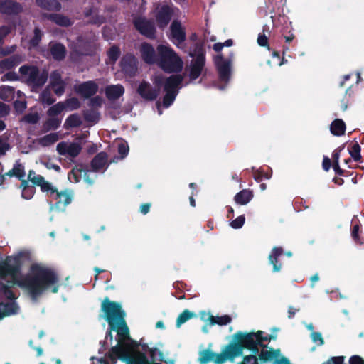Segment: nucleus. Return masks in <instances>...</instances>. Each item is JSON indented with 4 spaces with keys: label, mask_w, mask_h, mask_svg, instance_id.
<instances>
[{
    "label": "nucleus",
    "mask_w": 364,
    "mask_h": 364,
    "mask_svg": "<svg viewBox=\"0 0 364 364\" xmlns=\"http://www.w3.org/2000/svg\"><path fill=\"white\" fill-rule=\"evenodd\" d=\"M58 281L55 272L41 264H32L26 277L20 274L17 267L6 266L0 269V289L4 290L6 296L9 298L11 293L6 289L14 284L25 288L33 296H37L48 289L56 293L58 290Z\"/></svg>",
    "instance_id": "obj_1"
},
{
    "label": "nucleus",
    "mask_w": 364,
    "mask_h": 364,
    "mask_svg": "<svg viewBox=\"0 0 364 364\" xmlns=\"http://www.w3.org/2000/svg\"><path fill=\"white\" fill-rule=\"evenodd\" d=\"M182 81L183 77L178 75L171 76L169 78L166 79L165 82L161 77L156 76L154 82L157 89L153 90L149 83L142 82L139 85L137 92L144 99L153 100L158 96L161 86L164 85V90L166 94L164 97L163 106L166 108L169 107L175 100Z\"/></svg>",
    "instance_id": "obj_2"
},
{
    "label": "nucleus",
    "mask_w": 364,
    "mask_h": 364,
    "mask_svg": "<svg viewBox=\"0 0 364 364\" xmlns=\"http://www.w3.org/2000/svg\"><path fill=\"white\" fill-rule=\"evenodd\" d=\"M242 354V347L235 343H230L223 348L220 353H215L210 349L200 352L199 361L201 363L213 362L215 364H223L228 360H233Z\"/></svg>",
    "instance_id": "obj_3"
},
{
    "label": "nucleus",
    "mask_w": 364,
    "mask_h": 364,
    "mask_svg": "<svg viewBox=\"0 0 364 364\" xmlns=\"http://www.w3.org/2000/svg\"><path fill=\"white\" fill-rule=\"evenodd\" d=\"M157 51L160 58L159 64L164 70L171 73L182 70V60L169 46L160 45L157 47Z\"/></svg>",
    "instance_id": "obj_4"
},
{
    "label": "nucleus",
    "mask_w": 364,
    "mask_h": 364,
    "mask_svg": "<svg viewBox=\"0 0 364 364\" xmlns=\"http://www.w3.org/2000/svg\"><path fill=\"white\" fill-rule=\"evenodd\" d=\"M20 72L28 82L33 87L42 86L47 80L48 74L39 73L38 69L33 66H22Z\"/></svg>",
    "instance_id": "obj_5"
},
{
    "label": "nucleus",
    "mask_w": 364,
    "mask_h": 364,
    "mask_svg": "<svg viewBox=\"0 0 364 364\" xmlns=\"http://www.w3.org/2000/svg\"><path fill=\"white\" fill-rule=\"evenodd\" d=\"M262 331H257V333H250L247 334L237 333V336L240 339L241 344L236 343L242 347L252 348H254L257 344L262 343V341H267V337L262 336Z\"/></svg>",
    "instance_id": "obj_6"
},
{
    "label": "nucleus",
    "mask_w": 364,
    "mask_h": 364,
    "mask_svg": "<svg viewBox=\"0 0 364 364\" xmlns=\"http://www.w3.org/2000/svg\"><path fill=\"white\" fill-rule=\"evenodd\" d=\"M169 39L177 47L180 48L186 40L185 27L178 21H173L170 26Z\"/></svg>",
    "instance_id": "obj_7"
},
{
    "label": "nucleus",
    "mask_w": 364,
    "mask_h": 364,
    "mask_svg": "<svg viewBox=\"0 0 364 364\" xmlns=\"http://www.w3.org/2000/svg\"><path fill=\"white\" fill-rule=\"evenodd\" d=\"M82 147L77 142H60L57 145V151L60 155L70 157L77 156L81 151Z\"/></svg>",
    "instance_id": "obj_8"
},
{
    "label": "nucleus",
    "mask_w": 364,
    "mask_h": 364,
    "mask_svg": "<svg viewBox=\"0 0 364 364\" xmlns=\"http://www.w3.org/2000/svg\"><path fill=\"white\" fill-rule=\"evenodd\" d=\"M173 10L167 6H161L156 9V19L160 28L167 26L172 16Z\"/></svg>",
    "instance_id": "obj_9"
},
{
    "label": "nucleus",
    "mask_w": 364,
    "mask_h": 364,
    "mask_svg": "<svg viewBox=\"0 0 364 364\" xmlns=\"http://www.w3.org/2000/svg\"><path fill=\"white\" fill-rule=\"evenodd\" d=\"M215 63L220 74V77L223 81L229 79L230 74V61L225 60L221 55L215 58Z\"/></svg>",
    "instance_id": "obj_10"
},
{
    "label": "nucleus",
    "mask_w": 364,
    "mask_h": 364,
    "mask_svg": "<svg viewBox=\"0 0 364 364\" xmlns=\"http://www.w3.org/2000/svg\"><path fill=\"white\" fill-rule=\"evenodd\" d=\"M261 359L264 361H272L274 364H290L288 360L281 357L279 350L265 349L261 353Z\"/></svg>",
    "instance_id": "obj_11"
},
{
    "label": "nucleus",
    "mask_w": 364,
    "mask_h": 364,
    "mask_svg": "<svg viewBox=\"0 0 364 364\" xmlns=\"http://www.w3.org/2000/svg\"><path fill=\"white\" fill-rule=\"evenodd\" d=\"M65 82L61 79L60 73L57 71L52 73L50 77L49 87L52 88L54 92L60 96L64 93L65 91Z\"/></svg>",
    "instance_id": "obj_12"
},
{
    "label": "nucleus",
    "mask_w": 364,
    "mask_h": 364,
    "mask_svg": "<svg viewBox=\"0 0 364 364\" xmlns=\"http://www.w3.org/2000/svg\"><path fill=\"white\" fill-rule=\"evenodd\" d=\"M74 89L77 93L85 97H89L97 92L98 85L93 81H88L78 85H75Z\"/></svg>",
    "instance_id": "obj_13"
},
{
    "label": "nucleus",
    "mask_w": 364,
    "mask_h": 364,
    "mask_svg": "<svg viewBox=\"0 0 364 364\" xmlns=\"http://www.w3.org/2000/svg\"><path fill=\"white\" fill-rule=\"evenodd\" d=\"M136 28L144 35L148 37H152L154 34V27L151 22L143 18H139L135 21Z\"/></svg>",
    "instance_id": "obj_14"
},
{
    "label": "nucleus",
    "mask_w": 364,
    "mask_h": 364,
    "mask_svg": "<svg viewBox=\"0 0 364 364\" xmlns=\"http://www.w3.org/2000/svg\"><path fill=\"white\" fill-rule=\"evenodd\" d=\"M204 65V58L203 55L198 56L191 64L189 77L191 80L197 79L202 71Z\"/></svg>",
    "instance_id": "obj_15"
},
{
    "label": "nucleus",
    "mask_w": 364,
    "mask_h": 364,
    "mask_svg": "<svg viewBox=\"0 0 364 364\" xmlns=\"http://www.w3.org/2000/svg\"><path fill=\"white\" fill-rule=\"evenodd\" d=\"M140 53L143 60L147 63H154L156 61V54L154 48L148 43H142Z\"/></svg>",
    "instance_id": "obj_16"
},
{
    "label": "nucleus",
    "mask_w": 364,
    "mask_h": 364,
    "mask_svg": "<svg viewBox=\"0 0 364 364\" xmlns=\"http://www.w3.org/2000/svg\"><path fill=\"white\" fill-rule=\"evenodd\" d=\"M124 93V88L121 85L107 86L105 89V94L109 100H114L120 97Z\"/></svg>",
    "instance_id": "obj_17"
},
{
    "label": "nucleus",
    "mask_w": 364,
    "mask_h": 364,
    "mask_svg": "<svg viewBox=\"0 0 364 364\" xmlns=\"http://www.w3.org/2000/svg\"><path fill=\"white\" fill-rule=\"evenodd\" d=\"M21 11V7L18 3L12 1H4L0 2V11L4 14H16Z\"/></svg>",
    "instance_id": "obj_18"
},
{
    "label": "nucleus",
    "mask_w": 364,
    "mask_h": 364,
    "mask_svg": "<svg viewBox=\"0 0 364 364\" xmlns=\"http://www.w3.org/2000/svg\"><path fill=\"white\" fill-rule=\"evenodd\" d=\"M107 164V156L105 153L98 154L92 161V168L95 171L104 169Z\"/></svg>",
    "instance_id": "obj_19"
},
{
    "label": "nucleus",
    "mask_w": 364,
    "mask_h": 364,
    "mask_svg": "<svg viewBox=\"0 0 364 364\" xmlns=\"http://www.w3.org/2000/svg\"><path fill=\"white\" fill-rule=\"evenodd\" d=\"M83 174L84 180L89 184L93 183V180L90 179L88 176V171H82L79 168H74L72 170L71 173L69 174L68 178L70 181L77 183L80 181V178Z\"/></svg>",
    "instance_id": "obj_20"
},
{
    "label": "nucleus",
    "mask_w": 364,
    "mask_h": 364,
    "mask_svg": "<svg viewBox=\"0 0 364 364\" xmlns=\"http://www.w3.org/2000/svg\"><path fill=\"white\" fill-rule=\"evenodd\" d=\"M55 199L57 200L56 205L60 208V205L63 204L64 206L68 205L70 203L72 200V193L70 191H64L61 192H56L55 193Z\"/></svg>",
    "instance_id": "obj_21"
},
{
    "label": "nucleus",
    "mask_w": 364,
    "mask_h": 364,
    "mask_svg": "<svg viewBox=\"0 0 364 364\" xmlns=\"http://www.w3.org/2000/svg\"><path fill=\"white\" fill-rule=\"evenodd\" d=\"M36 4L49 11H59L61 8L60 4L55 0H36Z\"/></svg>",
    "instance_id": "obj_22"
},
{
    "label": "nucleus",
    "mask_w": 364,
    "mask_h": 364,
    "mask_svg": "<svg viewBox=\"0 0 364 364\" xmlns=\"http://www.w3.org/2000/svg\"><path fill=\"white\" fill-rule=\"evenodd\" d=\"M252 198V193L248 190H242L235 196V201L240 205H246Z\"/></svg>",
    "instance_id": "obj_23"
},
{
    "label": "nucleus",
    "mask_w": 364,
    "mask_h": 364,
    "mask_svg": "<svg viewBox=\"0 0 364 364\" xmlns=\"http://www.w3.org/2000/svg\"><path fill=\"white\" fill-rule=\"evenodd\" d=\"M282 248L274 247L269 256V262L273 265L274 272H279L281 269V265H277V257L282 254Z\"/></svg>",
    "instance_id": "obj_24"
},
{
    "label": "nucleus",
    "mask_w": 364,
    "mask_h": 364,
    "mask_svg": "<svg viewBox=\"0 0 364 364\" xmlns=\"http://www.w3.org/2000/svg\"><path fill=\"white\" fill-rule=\"evenodd\" d=\"M59 139V135L57 133H50L38 139V144L43 146H48Z\"/></svg>",
    "instance_id": "obj_25"
},
{
    "label": "nucleus",
    "mask_w": 364,
    "mask_h": 364,
    "mask_svg": "<svg viewBox=\"0 0 364 364\" xmlns=\"http://www.w3.org/2000/svg\"><path fill=\"white\" fill-rule=\"evenodd\" d=\"M48 18L60 26H69L73 23L70 18L60 14L50 15Z\"/></svg>",
    "instance_id": "obj_26"
},
{
    "label": "nucleus",
    "mask_w": 364,
    "mask_h": 364,
    "mask_svg": "<svg viewBox=\"0 0 364 364\" xmlns=\"http://www.w3.org/2000/svg\"><path fill=\"white\" fill-rule=\"evenodd\" d=\"M346 129L345 123L341 119L334 120L331 125V133L340 136L344 134Z\"/></svg>",
    "instance_id": "obj_27"
},
{
    "label": "nucleus",
    "mask_w": 364,
    "mask_h": 364,
    "mask_svg": "<svg viewBox=\"0 0 364 364\" xmlns=\"http://www.w3.org/2000/svg\"><path fill=\"white\" fill-rule=\"evenodd\" d=\"M53 57L56 60H61L65 57V49L61 44H53L50 47Z\"/></svg>",
    "instance_id": "obj_28"
},
{
    "label": "nucleus",
    "mask_w": 364,
    "mask_h": 364,
    "mask_svg": "<svg viewBox=\"0 0 364 364\" xmlns=\"http://www.w3.org/2000/svg\"><path fill=\"white\" fill-rule=\"evenodd\" d=\"M21 59L18 56H12L9 58L5 59L0 63V68L3 70H9L18 64Z\"/></svg>",
    "instance_id": "obj_29"
},
{
    "label": "nucleus",
    "mask_w": 364,
    "mask_h": 364,
    "mask_svg": "<svg viewBox=\"0 0 364 364\" xmlns=\"http://www.w3.org/2000/svg\"><path fill=\"white\" fill-rule=\"evenodd\" d=\"M7 175L14 176L22 179L25 176L24 167L21 164H16L14 168L7 173Z\"/></svg>",
    "instance_id": "obj_30"
},
{
    "label": "nucleus",
    "mask_w": 364,
    "mask_h": 364,
    "mask_svg": "<svg viewBox=\"0 0 364 364\" xmlns=\"http://www.w3.org/2000/svg\"><path fill=\"white\" fill-rule=\"evenodd\" d=\"M81 124V119L77 114H72L69 116L65 122V128L75 127Z\"/></svg>",
    "instance_id": "obj_31"
},
{
    "label": "nucleus",
    "mask_w": 364,
    "mask_h": 364,
    "mask_svg": "<svg viewBox=\"0 0 364 364\" xmlns=\"http://www.w3.org/2000/svg\"><path fill=\"white\" fill-rule=\"evenodd\" d=\"M195 316L194 313L188 310L183 311L177 318L176 326L180 327L183 323Z\"/></svg>",
    "instance_id": "obj_32"
},
{
    "label": "nucleus",
    "mask_w": 364,
    "mask_h": 364,
    "mask_svg": "<svg viewBox=\"0 0 364 364\" xmlns=\"http://www.w3.org/2000/svg\"><path fill=\"white\" fill-rule=\"evenodd\" d=\"M66 110L63 102H60L51 107L48 110V114L50 117H54L59 114H60L63 111Z\"/></svg>",
    "instance_id": "obj_33"
},
{
    "label": "nucleus",
    "mask_w": 364,
    "mask_h": 364,
    "mask_svg": "<svg viewBox=\"0 0 364 364\" xmlns=\"http://www.w3.org/2000/svg\"><path fill=\"white\" fill-rule=\"evenodd\" d=\"M66 111H72L80 107V102L75 97H71L63 102Z\"/></svg>",
    "instance_id": "obj_34"
},
{
    "label": "nucleus",
    "mask_w": 364,
    "mask_h": 364,
    "mask_svg": "<svg viewBox=\"0 0 364 364\" xmlns=\"http://www.w3.org/2000/svg\"><path fill=\"white\" fill-rule=\"evenodd\" d=\"M41 101L43 104L51 105L55 102V99L53 97L50 87H48L41 94L40 97Z\"/></svg>",
    "instance_id": "obj_35"
},
{
    "label": "nucleus",
    "mask_w": 364,
    "mask_h": 364,
    "mask_svg": "<svg viewBox=\"0 0 364 364\" xmlns=\"http://www.w3.org/2000/svg\"><path fill=\"white\" fill-rule=\"evenodd\" d=\"M14 90L10 87L2 86L0 87V98L9 100L13 97Z\"/></svg>",
    "instance_id": "obj_36"
},
{
    "label": "nucleus",
    "mask_w": 364,
    "mask_h": 364,
    "mask_svg": "<svg viewBox=\"0 0 364 364\" xmlns=\"http://www.w3.org/2000/svg\"><path fill=\"white\" fill-rule=\"evenodd\" d=\"M134 66L135 59L132 56H128L122 60V67L125 72L129 71V67L132 69Z\"/></svg>",
    "instance_id": "obj_37"
},
{
    "label": "nucleus",
    "mask_w": 364,
    "mask_h": 364,
    "mask_svg": "<svg viewBox=\"0 0 364 364\" xmlns=\"http://www.w3.org/2000/svg\"><path fill=\"white\" fill-rule=\"evenodd\" d=\"M231 318L228 315H224V316H213V319L212 322V325L218 324L220 326L226 325L231 321Z\"/></svg>",
    "instance_id": "obj_38"
},
{
    "label": "nucleus",
    "mask_w": 364,
    "mask_h": 364,
    "mask_svg": "<svg viewBox=\"0 0 364 364\" xmlns=\"http://www.w3.org/2000/svg\"><path fill=\"white\" fill-rule=\"evenodd\" d=\"M28 180L36 186H40L43 183L44 178L41 175H37L33 171H30L28 175Z\"/></svg>",
    "instance_id": "obj_39"
},
{
    "label": "nucleus",
    "mask_w": 364,
    "mask_h": 364,
    "mask_svg": "<svg viewBox=\"0 0 364 364\" xmlns=\"http://www.w3.org/2000/svg\"><path fill=\"white\" fill-rule=\"evenodd\" d=\"M60 124V120L57 118H50L45 124V127L47 129H55Z\"/></svg>",
    "instance_id": "obj_40"
},
{
    "label": "nucleus",
    "mask_w": 364,
    "mask_h": 364,
    "mask_svg": "<svg viewBox=\"0 0 364 364\" xmlns=\"http://www.w3.org/2000/svg\"><path fill=\"white\" fill-rule=\"evenodd\" d=\"M150 355L154 360H163L165 358L164 353L156 348L150 350Z\"/></svg>",
    "instance_id": "obj_41"
},
{
    "label": "nucleus",
    "mask_w": 364,
    "mask_h": 364,
    "mask_svg": "<svg viewBox=\"0 0 364 364\" xmlns=\"http://www.w3.org/2000/svg\"><path fill=\"white\" fill-rule=\"evenodd\" d=\"M39 186L43 192H50L53 194L56 192V189L52 186V184L46 181L45 179L43 180V183H41Z\"/></svg>",
    "instance_id": "obj_42"
},
{
    "label": "nucleus",
    "mask_w": 364,
    "mask_h": 364,
    "mask_svg": "<svg viewBox=\"0 0 364 364\" xmlns=\"http://www.w3.org/2000/svg\"><path fill=\"white\" fill-rule=\"evenodd\" d=\"M360 146L356 143L355 144L353 145L350 151V154L351 155V156L355 160V161H358L360 159Z\"/></svg>",
    "instance_id": "obj_43"
},
{
    "label": "nucleus",
    "mask_w": 364,
    "mask_h": 364,
    "mask_svg": "<svg viewBox=\"0 0 364 364\" xmlns=\"http://www.w3.org/2000/svg\"><path fill=\"white\" fill-rule=\"evenodd\" d=\"M245 218V216L240 215L230 223V225L232 228L237 229L242 227L244 225Z\"/></svg>",
    "instance_id": "obj_44"
},
{
    "label": "nucleus",
    "mask_w": 364,
    "mask_h": 364,
    "mask_svg": "<svg viewBox=\"0 0 364 364\" xmlns=\"http://www.w3.org/2000/svg\"><path fill=\"white\" fill-rule=\"evenodd\" d=\"M119 55V50L117 47H112L108 51V58L109 59L114 63Z\"/></svg>",
    "instance_id": "obj_45"
},
{
    "label": "nucleus",
    "mask_w": 364,
    "mask_h": 364,
    "mask_svg": "<svg viewBox=\"0 0 364 364\" xmlns=\"http://www.w3.org/2000/svg\"><path fill=\"white\" fill-rule=\"evenodd\" d=\"M24 119L27 122L34 124L38 121L39 117H38V114L37 112H33V113H29L27 115H26L24 117Z\"/></svg>",
    "instance_id": "obj_46"
},
{
    "label": "nucleus",
    "mask_w": 364,
    "mask_h": 364,
    "mask_svg": "<svg viewBox=\"0 0 364 364\" xmlns=\"http://www.w3.org/2000/svg\"><path fill=\"white\" fill-rule=\"evenodd\" d=\"M41 31L38 28H36L35 29V32H34V37L33 38L31 41V46H36L38 44L39 41H41Z\"/></svg>",
    "instance_id": "obj_47"
},
{
    "label": "nucleus",
    "mask_w": 364,
    "mask_h": 364,
    "mask_svg": "<svg viewBox=\"0 0 364 364\" xmlns=\"http://www.w3.org/2000/svg\"><path fill=\"white\" fill-rule=\"evenodd\" d=\"M17 311V307L14 302L11 301L10 304H7L6 309H4L5 314L6 315L15 314Z\"/></svg>",
    "instance_id": "obj_48"
},
{
    "label": "nucleus",
    "mask_w": 364,
    "mask_h": 364,
    "mask_svg": "<svg viewBox=\"0 0 364 364\" xmlns=\"http://www.w3.org/2000/svg\"><path fill=\"white\" fill-rule=\"evenodd\" d=\"M238 364H257V359L255 355L245 356L243 361Z\"/></svg>",
    "instance_id": "obj_49"
},
{
    "label": "nucleus",
    "mask_w": 364,
    "mask_h": 364,
    "mask_svg": "<svg viewBox=\"0 0 364 364\" xmlns=\"http://www.w3.org/2000/svg\"><path fill=\"white\" fill-rule=\"evenodd\" d=\"M343 360L344 357L343 356L332 357L325 364H343Z\"/></svg>",
    "instance_id": "obj_50"
},
{
    "label": "nucleus",
    "mask_w": 364,
    "mask_h": 364,
    "mask_svg": "<svg viewBox=\"0 0 364 364\" xmlns=\"http://www.w3.org/2000/svg\"><path fill=\"white\" fill-rule=\"evenodd\" d=\"M311 338H312V340L314 341V342H316V343L318 342L320 345L323 344V340L322 336L320 333H318V332L312 333Z\"/></svg>",
    "instance_id": "obj_51"
},
{
    "label": "nucleus",
    "mask_w": 364,
    "mask_h": 364,
    "mask_svg": "<svg viewBox=\"0 0 364 364\" xmlns=\"http://www.w3.org/2000/svg\"><path fill=\"white\" fill-rule=\"evenodd\" d=\"M15 109L18 112H22L26 107V102L23 101H17L14 104Z\"/></svg>",
    "instance_id": "obj_52"
},
{
    "label": "nucleus",
    "mask_w": 364,
    "mask_h": 364,
    "mask_svg": "<svg viewBox=\"0 0 364 364\" xmlns=\"http://www.w3.org/2000/svg\"><path fill=\"white\" fill-rule=\"evenodd\" d=\"M350 364H364V360L358 355H353L349 360Z\"/></svg>",
    "instance_id": "obj_53"
},
{
    "label": "nucleus",
    "mask_w": 364,
    "mask_h": 364,
    "mask_svg": "<svg viewBox=\"0 0 364 364\" xmlns=\"http://www.w3.org/2000/svg\"><path fill=\"white\" fill-rule=\"evenodd\" d=\"M118 150H119V152L122 155V157H124V156H126L127 154V153L129 151V148L126 144L121 143L118 146Z\"/></svg>",
    "instance_id": "obj_54"
},
{
    "label": "nucleus",
    "mask_w": 364,
    "mask_h": 364,
    "mask_svg": "<svg viewBox=\"0 0 364 364\" xmlns=\"http://www.w3.org/2000/svg\"><path fill=\"white\" fill-rule=\"evenodd\" d=\"M34 194L33 188H31L28 190H24L22 192V197L26 200L31 199Z\"/></svg>",
    "instance_id": "obj_55"
},
{
    "label": "nucleus",
    "mask_w": 364,
    "mask_h": 364,
    "mask_svg": "<svg viewBox=\"0 0 364 364\" xmlns=\"http://www.w3.org/2000/svg\"><path fill=\"white\" fill-rule=\"evenodd\" d=\"M10 32V28L7 26H2L0 28V43L3 38Z\"/></svg>",
    "instance_id": "obj_56"
},
{
    "label": "nucleus",
    "mask_w": 364,
    "mask_h": 364,
    "mask_svg": "<svg viewBox=\"0 0 364 364\" xmlns=\"http://www.w3.org/2000/svg\"><path fill=\"white\" fill-rule=\"evenodd\" d=\"M257 42L259 46H266L268 43L267 37L265 35H259Z\"/></svg>",
    "instance_id": "obj_57"
},
{
    "label": "nucleus",
    "mask_w": 364,
    "mask_h": 364,
    "mask_svg": "<svg viewBox=\"0 0 364 364\" xmlns=\"http://www.w3.org/2000/svg\"><path fill=\"white\" fill-rule=\"evenodd\" d=\"M201 318L204 321L208 322L210 325H212V322H213V316L210 315V314H208V313H205V312H203L201 314Z\"/></svg>",
    "instance_id": "obj_58"
},
{
    "label": "nucleus",
    "mask_w": 364,
    "mask_h": 364,
    "mask_svg": "<svg viewBox=\"0 0 364 364\" xmlns=\"http://www.w3.org/2000/svg\"><path fill=\"white\" fill-rule=\"evenodd\" d=\"M323 168L326 171H328L331 167V160L329 158L325 156L322 164Z\"/></svg>",
    "instance_id": "obj_59"
},
{
    "label": "nucleus",
    "mask_w": 364,
    "mask_h": 364,
    "mask_svg": "<svg viewBox=\"0 0 364 364\" xmlns=\"http://www.w3.org/2000/svg\"><path fill=\"white\" fill-rule=\"evenodd\" d=\"M102 99L99 97H96L91 100L92 105L93 107H98L100 106L102 103Z\"/></svg>",
    "instance_id": "obj_60"
},
{
    "label": "nucleus",
    "mask_w": 364,
    "mask_h": 364,
    "mask_svg": "<svg viewBox=\"0 0 364 364\" xmlns=\"http://www.w3.org/2000/svg\"><path fill=\"white\" fill-rule=\"evenodd\" d=\"M149 209H150V204L149 203L143 204L140 207V211L143 214H146L149 211Z\"/></svg>",
    "instance_id": "obj_61"
},
{
    "label": "nucleus",
    "mask_w": 364,
    "mask_h": 364,
    "mask_svg": "<svg viewBox=\"0 0 364 364\" xmlns=\"http://www.w3.org/2000/svg\"><path fill=\"white\" fill-rule=\"evenodd\" d=\"M0 108L1 109V111H2V115H6V114H9V109L6 105L0 104Z\"/></svg>",
    "instance_id": "obj_62"
},
{
    "label": "nucleus",
    "mask_w": 364,
    "mask_h": 364,
    "mask_svg": "<svg viewBox=\"0 0 364 364\" xmlns=\"http://www.w3.org/2000/svg\"><path fill=\"white\" fill-rule=\"evenodd\" d=\"M359 227L358 225H355L353 228L352 231V236L355 240L358 239V234Z\"/></svg>",
    "instance_id": "obj_63"
},
{
    "label": "nucleus",
    "mask_w": 364,
    "mask_h": 364,
    "mask_svg": "<svg viewBox=\"0 0 364 364\" xmlns=\"http://www.w3.org/2000/svg\"><path fill=\"white\" fill-rule=\"evenodd\" d=\"M20 188H21L22 192H23L24 190H28V189H31V188H29V187H28V181H26V180H22L21 183V186H20Z\"/></svg>",
    "instance_id": "obj_64"
}]
</instances>
